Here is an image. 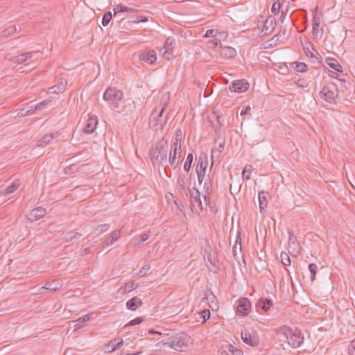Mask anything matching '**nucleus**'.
I'll list each match as a JSON object with an SVG mask.
<instances>
[{"label":"nucleus","mask_w":355,"mask_h":355,"mask_svg":"<svg viewBox=\"0 0 355 355\" xmlns=\"http://www.w3.org/2000/svg\"><path fill=\"white\" fill-rule=\"evenodd\" d=\"M189 339L186 333L179 332L162 340L158 345L160 347H168L178 352H184L188 347Z\"/></svg>","instance_id":"1"},{"label":"nucleus","mask_w":355,"mask_h":355,"mask_svg":"<svg viewBox=\"0 0 355 355\" xmlns=\"http://www.w3.org/2000/svg\"><path fill=\"white\" fill-rule=\"evenodd\" d=\"M168 145L167 140L162 139L157 142L150 151L152 162L154 164L163 166L167 161Z\"/></svg>","instance_id":"2"},{"label":"nucleus","mask_w":355,"mask_h":355,"mask_svg":"<svg viewBox=\"0 0 355 355\" xmlns=\"http://www.w3.org/2000/svg\"><path fill=\"white\" fill-rule=\"evenodd\" d=\"M103 99L107 101L112 110L119 108L123 101V93L116 87H108L103 94Z\"/></svg>","instance_id":"3"},{"label":"nucleus","mask_w":355,"mask_h":355,"mask_svg":"<svg viewBox=\"0 0 355 355\" xmlns=\"http://www.w3.org/2000/svg\"><path fill=\"white\" fill-rule=\"evenodd\" d=\"M320 95L326 102L335 105L339 96L338 86L334 83H328L320 92Z\"/></svg>","instance_id":"4"},{"label":"nucleus","mask_w":355,"mask_h":355,"mask_svg":"<svg viewBox=\"0 0 355 355\" xmlns=\"http://www.w3.org/2000/svg\"><path fill=\"white\" fill-rule=\"evenodd\" d=\"M285 337L288 340L289 345L293 348L299 347L304 341L302 331L297 328L294 330L288 328L285 333Z\"/></svg>","instance_id":"5"},{"label":"nucleus","mask_w":355,"mask_h":355,"mask_svg":"<svg viewBox=\"0 0 355 355\" xmlns=\"http://www.w3.org/2000/svg\"><path fill=\"white\" fill-rule=\"evenodd\" d=\"M242 340L250 347H256L259 344V336L252 328L245 329L241 334Z\"/></svg>","instance_id":"6"},{"label":"nucleus","mask_w":355,"mask_h":355,"mask_svg":"<svg viewBox=\"0 0 355 355\" xmlns=\"http://www.w3.org/2000/svg\"><path fill=\"white\" fill-rule=\"evenodd\" d=\"M164 112H165V105H164L162 107V109L159 110V113L155 118H153V116L155 114L156 109H154L153 111L151 112V114H150L151 116H150V119L149 121V125L153 130L157 131L158 130L159 127L160 128V129L164 128L165 124L167 122L166 117L165 119H163V114Z\"/></svg>","instance_id":"7"},{"label":"nucleus","mask_w":355,"mask_h":355,"mask_svg":"<svg viewBox=\"0 0 355 355\" xmlns=\"http://www.w3.org/2000/svg\"><path fill=\"white\" fill-rule=\"evenodd\" d=\"M178 155L180 157L181 156V146L177 144V141L173 142L171 144V151L169 155V163L173 169H176L179 165V161L178 160Z\"/></svg>","instance_id":"8"},{"label":"nucleus","mask_w":355,"mask_h":355,"mask_svg":"<svg viewBox=\"0 0 355 355\" xmlns=\"http://www.w3.org/2000/svg\"><path fill=\"white\" fill-rule=\"evenodd\" d=\"M251 302L247 297H241L238 300L236 313L241 316H246L251 310Z\"/></svg>","instance_id":"9"},{"label":"nucleus","mask_w":355,"mask_h":355,"mask_svg":"<svg viewBox=\"0 0 355 355\" xmlns=\"http://www.w3.org/2000/svg\"><path fill=\"white\" fill-rule=\"evenodd\" d=\"M249 83L244 80H234L229 86V89L233 92L242 93L249 89Z\"/></svg>","instance_id":"10"},{"label":"nucleus","mask_w":355,"mask_h":355,"mask_svg":"<svg viewBox=\"0 0 355 355\" xmlns=\"http://www.w3.org/2000/svg\"><path fill=\"white\" fill-rule=\"evenodd\" d=\"M139 58L149 64H153L157 60V54L154 50L142 51L139 54Z\"/></svg>","instance_id":"11"},{"label":"nucleus","mask_w":355,"mask_h":355,"mask_svg":"<svg viewBox=\"0 0 355 355\" xmlns=\"http://www.w3.org/2000/svg\"><path fill=\"white\" fill-rule=\"evenodd\" d=\"M275 25V17L272 15L268 16L264 21L262 32H264V35H270L273 32Z\"/></svg>","instance_id":"12"},{"label":"nucleus","mask_w":355,"mask_h":355,"mask_svg":"<svg viewBox=\"0 0 355 355\" xmlns=\"http://www.w3.org/2000/svg\"><path fill=\"white\" fill-rule=\"evenodd\" d=\"M46 209L43 207H39L33 209L28 215V220L33 222L42 218L46 215Z\"/></svg>","instance_id":"13"},{"label":"nucleus","mask_w":355,"mask_h":355,"mask_svg":"<svg viewBox=\"0 0 355 355\" xmlns=\"http://www.w3.org/2000/svg\"><path fill=\"white\" fill-rule=\"evenodd\" d=\"M220 55L225 59L234 58L237 55L236 49L232 46H223L222 44H220Z\"/></svg>","instance_id":"14"},{"label":"nucleus","mask_w":355,"mask_h":355,"mask_svg":"<svg viewBox=\"0 0 355 355\" xmlns=\"http://www.w3.org/2000/svg\"><path fill=\"white\" fill-rule=\"evenodd\" d=\"M312 49L313 51L308 50L309 53L307 52L306 53L309 57L311 62L316 65L315 67H320L322 65V57L313 47Z\"/></svg>","instance_id":"15"},{"label":"nucleus","mask_w":355,"mask_h":355,"mask_svg":"<svg viewBox=\"0 0 355 355\" xmlns=\"http://www.w3.org/2000/svg\"><path fill=\"white\" fill-rule=\"evenodd\" d=\"M33 52H28L25 53H21L18 55L12 56L8 60L14 64H20L26 62L27 60L33 57Z\"/></svg>","instance_id":"16"},{"label":"nucleus","mask_w":355,"mask_h":355,"mask_svg":"<svg viewBox=\"0 0 355 355\" xmlns=\"http://www.w3.org/2000/svg\"><path fill=\"white\" fill-rule=\"evenodd\" d=\"M98 124L96 116H89L87 119V124L83 128V132L86 134H91L95 130Z\"/></svg>","instance_id":"17"},{"label":"nucleus","mask_w":355,"mask_h":355,"mask_svg":"<svg viewBox=\"0 0 355 355\" xmlns=\"http://www.w3.org/2000/svg\"><path fill=\"white\" fill-rule=\"evenodd\" d=\"M125 105L121 107V110L119 112L122 113L123 115H129L132 114L135 109V101L128 99L125 101H124Z\"/></svg>","instance_id":"18"},{"label":"nucleus","mask_w":355,"mask_h":355,"mask_svg":"<svg viewBox=\"0 0 355 355\" xmlns=\"http://www.w3.org/2000/svg\"><path fill=\"white\" fill-rule=\"evenodd\" d=\"M273 305L272 301L268 298H260L257 304L256 307L261 309L264 312H267Z\"/></svg>","instance_id":"19"},{"label":"nucleus","mask_w":355,"mask_h":355,"mask_svg":"<svg viewBox=\"0 0 355 355\" xmlns=\"http://www.w3.org/2000/svg\"><path fill=\"white\" fill-rule=\"evenodd\" d=\"M190 201L192 205H194L195 203L198 204L199 207L202 209V205L200 200V193L198 189L193 187L190 191Z\"/></svg>","instance_id":"20"},{"label":"nucleus","mask_w":355,"mask_h":355,"mask_svg":"<svg viewBox=\"0 0 355 355\" xmlns=\"http://www.w3.org/2000/svg\"><path fill=\"white\" fill-rule=\"evenodd\" d=\"M121 236L120 231H113L111 235L106 238L105 240L102 243L103 248H106L110 245L114 241H116Z\"/></svg>","instance_id":"21"},{"label":"nucleus","mask_w":355,"mask_h":355,"mask_svg":"<svg viewBox=\"0 0 355 355\" xmlns=\"http://www.w3.org/2000/svg\"><path fill=\"white\" fill-rule=\"evenodd\" d=\"M67 86V81L63 78H61V81L58 85L51 87L49 89V92L51 94H60L63 92Z\"/></svg>","instance_id":"22"},{"label":"nucleus","mask_w":355,"mask_h":355,"mask_svg":"<svg viewBox=\"0 0 355 355\" xmlns=\"http://www.w3.org/2000/svg\"><path fill=\"white\" fill-rule=\"evenodd\" d=\"M141 304V300L137 297H134L126 302V307L129 310L135 311Z\"/></svg>","instance_id":"23"},{"label":"nucleus","mask_w":355,"mask_h":355,"mask_svg":"<svg viewBox=\"0 0 355 355\" xmlns=\"http://www.w3.org/2000/svg\"><path fill=\"white\" fill-rule=\"evenodd\" d=\"M327 64L333 69L337 72H343V67L338 62V61L331 57H327L326 58Z\"/></svg>","instance_id":"24"},{"label":"nucleus","mask_w":355,"mask_h":355,"mask_svg":"<svg viewBox=\"0 0 355 355\" xmlns=\"http://www.w3.org/2000/svg\"><path fill=\"white\" fill-rule=\"evenodd\" d=\"M21 184V181L19 179H16L10 185L6 187L2 191V194L4 196L12 193L17 190Z\"/></svg>","instance_id":"25"},{"label":"nucleus","mask_w":355,"mask_h":355,"mask_svg":"<svg viewBox=\"0 0 355 355\" xmlns=\"http://www.w3.org/2000/svg\"><path fill=\"white\" fill-rule=\"evenodd\" d=\"M258 198L259 202V210L261 214H264L266 210L265 208L267 207V200L266 193L264 191H259L258 193Z\"/></svg>","instance_id":"26"},{"label":"nucleus","mask_w":355,"mask_h":355,"mask_svg":"<svg viewBox=\"0 0 355 355\" xmlns=\"http://www.w3.org/2000/svg\"><path fill=\"white\" fill-rule=\"evenodd\" d=\"M223 352L227 355H243L241 349L236 348L231 344L227 345Z\"/></svg>","instance_id":"27"},{"label":"nucleus","mask_w":355,"mask_h":355,"mask_svg":"<svg viewBox=\"0 0 355 355\" xmlns=\"http://www.w3.org/2000/svg\"><path fill=\"white\" fill-rule=\"evenodd\" d=\"M187 180L186 175L184 174H180L178 178L177 184L179 188L181 189L182 192H184L185 195L187 196V192L186 191V185H187Z\"/></svg>","instance_id":"28"},{"label":"nucleus","mask_w":355,"mask_h":355,"mask_svg":"<svg viewBox=\"0 0 355 355\" xmlns=\"http://www.w3.org/2000/svg\"><path fill=\"white\" fill-rule=\"evenodd\" d=\"M135 9L133 8H129L125 5L119 4L116 5L114 7V17H116L119 12H134Z\"/></svg>","instance_id":"29"},{"label":"nucleus","mask_w":355,"mask_h":355,"mask_svg":"<svg viewBox=\"0 0 355 355\" xmlns=\"http://www.w3.org/2000/svg\"><path fill=\"white\" fill-rule=\"evenodd\" d=\"M55 138L53 134H46L37 142V146H43L44 145L49 144L50 142Z\"/></svg>","instance_id":"30"},{"label":"nucleus","mask_w":355,"mask_h":355,"mask_svg":"<svg viewBox=\"0 0 355 355\" xmlns=\"http://www.w3.org/2000/svg\"><path fill=\"white\" fill-rule=\"evenodd\" d=\"M175 44V40L173 37H168L166 38L164 49H165L164 54L169 53L171 51Z\"/></svg>","instance_id":"31"},{"label":"nucleus","mask_w":355,"mask_h":355,"mask_svg":"<svg viewBox=\"0 0 355 355\" xmlns=\"http://www.w3.org/2000/svg\"><path fill=\"white\" fill-rule=\"evenodd\" d=\"M116 342V340L114 339V340H111L107 344V352L110 353V352L115 351L116 349L120 348L123 344V340H121V341H119L115 344Z\"/></svg>","instance_id":"32"},{"label":"nucleus","mask_w":355,"mask_h":355,"mask_svg":"<svg viewBox=\"0 0 355 355\" xmlns=\"http://www.w3.org/2000/svg\"><path fill=\"white\" fill-rule=\"evenodd\" d=\"M291 65L297 72H306L308 70V65L304 62H293Z\"/></svg>","instance_id":"33"},{"label":"nucleus","mask_w":355,"mask_h":355,"mask_svg":"<svg viewBox=\"0 0 355 355\" xmlns=\"http://www.w3.org/2000/svg\"><path fill=\"white\" fill-rule=\"evenodd\" d=\"M138 287V284L135 283V281H130L124 284L123 286L121 287L125 292H130L132 291L135 290Z\"/></svg>","instance_id":"34"},{"label":"nucleus","mask_w":355,"mask_h":355,"mask_svg":"<svg viewBox=\"0 0 355 355\" xmlns=\"http://www.w3.org/2000/svg\"><path fill=\"white\" fill-rule=\"evenodd\" d=\"M320 26V19L318 17H317L316 13L315 12L313 16V21H312V26H313V34L315 35H318V26Z\"/></svg>","instance_id":"35"},{"label":"nucleus","mask_w":355,"mask_h":355,"mask_svg":"<svg viewBox=\"0 0 355 355\" xmlns=\"http://www.w3.org/2000/svg\"><path fill=\"white\" fill-rule=\"evenodd\" d=\"M207 166H203L202 168L200 167H196V171L198 176V180L200 184H201L203 181V179L205 175Z\"/></svg>","instance_id":"36"},{"label":"nucleus","mask_w":355,"mask_h":355,"mask_svg":"<svg viewBox=\"0 0 355 355\" xmlns=\"http://www.w3.org/2000/svg\"><path fill=\"white\" fill-rule=\"evenodd\" d=\"M110 229V224L104 223L101 224L96 226L93 231V233H98L102 234L106 231H107Z\"/></svg>","instance_id":"37"},{"label":"nucleus","mask_w":355,"mask_h":355,"mask_svg":"<svg viewBox=\"0 0 355 355\" xmlns=\"http://www.w3.org/2000/svg\"><path fill=\"white\" fill-rule=\"evenodd\" d=\"M193 154L192 153H189L187 155L185 163L184 164V170L186 171L187 173L189 171V170H190V168L191 167V164L193 162Z\"/></svg>","instance_id":"38"},{"label":"nucleus","mask_w":355,"mask_h":355,"mask_svg":"<svg viewBox=\"0 0 355 355\" xmlns=\"http://www.w3.org/2000/svg\"><path fill=\"white\" fill-rule=\"evenodd\" d=\"M17 31V28L15 25H12L6 28L3 32V37H8L12 35Z\"/></svg>","instance_id":"39"},{"label":"nucleus","mask_w":355,"mask_h":355,"mask_svg":"<svg viewBox=\"0 0 355 355\" xmlns=\"http://www.w3.org/2000/svg\"><path fill=\"white\" fill-rule=\"evenodd\" d=\"M252 169H253V167L252 165L247 164L244 167V168L242 171V178H245L246 180H250V173H251Z\"/></svg>","instance_id":"40"},{"label":"nucleus","mask_w":355,"mask_h":355,"mask_svg":"<svg viewBox=\"0 0 355 355\" xmlns=\"http://www.w3.org/2000/svg\"><path fill=\"white\" fill-rule=\"evenodd\" d=\"M113 17V15H112V13L111 11H107L104 15H103V19H102V25L103 26H107L109 23L110 22V21L112 20Z\"/></svg>","instance_id":"41"},{"label":"nucleus","mask_w":355,"mask_h":355,"mask_svg":"<svg viewBox=\"0 0 355 355\" xmlns=\"http://www.w3.org/2000/svg\"><path fill=\"white\" fill-rule=\"evenodd\" d=\"M207 166V155L205 153H202L198 159L196 167H203Z\"/></svg>","instance_id":"42"},{"label":"nucleus","mask_w":355,"mask_h":355,"mask_svg":"<svg viewBox=\"0 0 355 355\" xmlns=\"http://www.w3.org/2000/svg\"><path fill=\"white\" fill-rule=\"evenodd\" d=\"M318 266L315 263H310L309 265V270L311 273V280L313 282L315 279Z\"/></svg>","instance_id":"43"},{"label":"nucleus","mask_w":355,"mask_h":355,"mask_svg":"<svg viewBox=\"0 0 355 355\" xmlns=\"http://www.w3.org/2000/svg\"><path fill=\"white\" fill-rule=\"evenodd\" d=\"M281 262L285 266H289L291 265V259L287 253L282 252L280 255Z\"/></svg>","instance_id":"44"},{"label":"nucleus","mask_w":355,"mask_h":355,"mask_svg":"<svg viewBox=\"0 0 355 355\" xmlns=\"http://www.w3.org/2000/svg\"><path fill=\"white\" fill-rule=\"evenodd\" d=\"M58 290V287L56 286H53V283H51L49 284H46L44 286H42L41 288H40V291H41V293H42L44 292V291H46L48 292H51V291H56Z\"/></svg>","instance_id":"45"},{"label":"nucleus","mask_w":355,"mask_h":355,"mask_svg":"<svg viewBox=\"0 0 355 355\" xmlns=\"http://www.w3.org/2000/svg\"><path fill=\"white\" fill-rule=\"evenodd\" d=\"M144 318H141V317H137L132 320H130L125 326V327H128V326H134V325H137V324H139L141 323H142L144 322Z\"/></svg>","instance_id":"46"},{"label":"nucleus","mask_w":355,"mask_h":355,"mask_svg":"<svg viewBox=\"0 0 355 355\" xmlns=\"http://www.w3.org/2000/svg\"><path fill=\"white\" fill-rule=\"evenodd\" d=\"M92 318V313H89V314H87L82 317L78 318L76 320V322H77L78 323H85V322L89 321Z\"/></svg>","instance_id":"47"},{"label":"nucleus","mask_w":355,"mask_h":355,"mask_svg":"<svg viewBox=\"0 0 355 355\" xmlns=\"http://www.w3.org/2000/svg\"><path fill=\"white\" fill-rule=\"evenodd\" d=\"M280 8H281V3L279 1L275 2L272 6L271 12L274 15H277L279 12Z\"/></svg>","instance_id":"48"},{"label":"nucleus","mask_w":355,"mask_h":355,"mask_svg":"<svg viewBox=\"0 0 355 355\" xmlns=\"http://www.w3.org/2000/svg\"><path fill=\"white\" fill-rule=\"evenodd\" d=\"M150 269L149 264L144 265L138 272V275L143 277L146 275L147 272Z\"/></svg>","instance_id":"49"},{"label":"nucleus","mask_w":355,"mask_h":355,"mask_svg":"<svg viewBox=\"0 0 355 355\" xmlns=\"http://www.w3.org/2000/svg\"><path fill=\"white\" fill-rule=\"evenodd\" d=\"M208 44H209V46L211 48H216L218 45L220 46V44H220V40L219 39H217V38H214V39L210 40L208 42Z\"/></svg>","instance_id":"50"},{"label":"nucleus","mask_w":355,"mask_h":355,"mask_svg":"<svg viewBox=\"0 0 355 355\" xmlns=\"http://www.w3.org/2000/svg\"><path fill=\"white\" fill-rule=\"evenodd\" d=\"M296 84H297V87H302V88L306 87L309 85L308 81H306V80L304 78H299L297 80Z\"/></svg>","instance_id":"51"},{"label":"nucleus","mask_w":355,"mask_h":355,"mask_svg":"<svg viewBox=\"0 0 355 355\" xmlns=\"http://www.w3.org/2000/svg\"><path fill=\"white\" fill-rule=\"evenodd\" d=\"M201 316L203 318L204 322L207 321L210 317V311L208 309H203L201 313Z\"/></svg>","instance_id":"52"},{"label":"nucleus","mask_w":355,"mask_h":355,"mask_svg":"<svg viewBox=\"0 0 355 355\" xmlns=\"http://www.w3.org/2000/svg\"><path fill=\"white\" fill-rule=\"evenodd\" d=\"M218 33L217 31H216L214 29H209L206 31L205 35H204L205 37H214Z\"/></svg>","instance_id":"53"},{"label":"nucleus","mask_w":355,"mask_h":355,"mask_svg":"<svg viewBox=\"0 0 355 355\" xmlns=\"http://www.w3.org/2000/svg\"><path fill=\"white\" fill-rule=\"evenodd\" d=\"M38 106H35V105H31L30 106H28V107H26V113L28 114H33L35 110H38Z\"/></svg>","instance_id":"54"},{"label":"nucleus","mask_w":355,"mask_h":355,"mask_svg":"<svg viewBox=\"0 0 355 355\" xmlns=\"http://www.w3.org/2000/svg\"><path fill=\"white\" fill-rule=\"evenodd\" d=\"M175 141H177V144L179 145L178 141H181L182 136V130L180 129H177L175 132Z\"/></svg>","instance_id":"55"},{"label":"nucleus","mask_w":355,"mask_h":355,"mask_svg":"<svg viewBox=\"0 0 355 355\" xmlns=\"http://www.w3.org/2000/svg\"><path fill=\"white\" fill-rule=\"evenodd\" d=\"M349 350L352 355H355V338L351 342Z\"/></svg>","instance_id":"56"},{"label":"nucleus","mask_w":355,"mask_h":355,"mask_svg":"<svg viewBox=\"0 0 355 355\" xmlns=\"http://www.w3.org/2000/svg\"><path fill=\"white\" fill-rule=\"evenodd\" d=\"M148 21V18L146 17L140 16L137 17L136 20H133L132 22L133 23H139V22H146Z\"/></svg>","instance_id":"57"},{"label":"nucleus","mask_w":355,"mask_h":355,"mask_svg":"<svg viewBox=\"0 0 355 355\" xmlns=\"http://www.w3.org/2000/svg\"><path fill=\"white\" fill-rule=\"evenodd\" d=\"M250 110H251V107L250 105H248L245 109H243L241 111V113L240 114L241 116L244 115V114H249V115H251V113H250Z\"/></svg>","instance_id":"58"},{"label":"nucleus","mask_w":355,"mask_h":355,"mask_svg":"<svg viewBox=\"0 0 355 355\" xmlns=\"http://www.w3.org/2000/svg\"><path fill=\"white\" fill-rule=\"evenodd\" d=\"M224 146H225V139H223L221 141H220L218 143V156H219L223 150V149L224 148Z\"/></svg>","instance_id":"59"},{"label":"nucleus","mask_w":355,"mask_h":355,"mask_svg":"<svg viewBox=\"0 0 355 355\" xmlns=\"http://www.w3.org/2000/svg\"><path fill=\"white\" fill-rule=\"evenodd\" d=\"M49 101H47V100H44V101H42V102H40V103H37V104H35V106H38V107H38V110H42V109H43V107H44V106H45V105H48V104H49Z\"/></svg>","instance_id":"60"},{"label":"nucleus","mask_w":355,"mask_h":355,"mask_svg":"<svg viewBox=\"0 0 355 355\" xmlns=\"http://www.w3.org/2000/svg\"><path fill=\"white\" fill-rule=\"evenodd\" d=\"M74 166L73 164H71L70 166H68L64 168V172L65 174L69 175L73 173V167Z\"/></svg>","instance_id":"61"},{"label":"nucleus","mask_w":355,"mask_h":355,"mask_svg":"<svg viewBox=\"0 0 355 355\" xmlns=\"http://www.w3.org/2000/svg\"><path fill=\"white\" fill-rule=\"evenodd\" d=\"M214 298H215V296L214 295H209V296L204 297L202 298V301L207 302H212L214 301Z\"/></svg>","instance_id":"62"},{"label":"nucleus","mask_w":355,"mask_h":355,"mask_svg":"<svg viewBox=\"0 0 355 355\" xmlns=\"http://www.w3.org/2000/svg\"><path fill=\"white\" fill-rule=\"evenodd\" d=\"M149 239V234L148 233H144L140 236V241L144 242L147 241Z\"/></svg>","instance_id":"63"},{"label":"nucleus","mask_w":355,"mask_h":355,"mask_svg":"<svg viewBox=\"0 0 355 355\" xmlns=\"http://www.w3.org/2000/svg\"><path fill=\"white\" fill-rule=\"evenodd\" d=\"M17 115L20 116L28 115L26 113V108L21 109Z\"/></svg>","instance_id":"64"}]
</instances>
